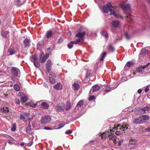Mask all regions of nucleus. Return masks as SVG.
Here are the masks:
<instances>
[{
  "label": "nucleus",
  "instance_id": "f257e3e1",
  "mask_svg": "<svg viewBox=\"0 0 150 150\" xmlns=\"http://www.w3.org/2000/svg\"><path fill=\"white\" fill-rule=\"evenodd\" d=\"M103 11L106 13L108 11L110 12V15L113 14L116 17L121 18V16L119 15L118 13L116 11V8L111 6L110 3H108L106 6H104L103 7Z\"/></svg>",
  "mask_w": 150,
  "mask_h": 150
},
{
  "label": "nucleus",
  "instance_id": "f03ea898",
  "mask_svg": "<svg viewBox=\"0 0 150 150\" xmlns=\"http://www.w3.org/2000/svg\"><path fill=\"white\" fill-rule=\"evenodd\" d=\"M149 119V116L146 115L140 116L134 119L133 121V124H142L145 122L146 121L148 120Z\"/></svg>",
  "mask_w": 150,
  "mask_h": 150
},
{
  "label": "nucleus",
  "instance_id": "7ed1b4c3",
  "mask_svg": "<svg viewBox=\"0 0 150 150\" xmlns=\"http://www.w3.org/2000/svg\"><path fill=\"white\" fill-rule=\"evenodd\" d=\"M65 107V104L62 103H61L55 106V109L56 111L57 112H61L64 110Z\"/></svg>",
  "mask_w": 150,
  "mask_h": 150
},
{
  "label": "nucleus",
  "instance_id": "20e7f679",
  "mask_svg": "<svg viewBox=\"0 0 150 150\" xmlns=\"http://www.w3.org/2000/svg\"><path fill=\"white\" fill-rule=\"evenodd\" d=\"M52 66V63L51 60L50 59H48L47 62L46 64V70L47 72L50 73V76H52L56 77V75L54 74H53L52 75L51 73H50V71L51 70Z\"/></svg>",
  "mask_w": 150,
  "mask_h": 150
},
{
  "label": "nucleus",
  "instance_id": "39448f33",
  "mask_svg": "<svg viewBox=\"0 0 150 150\" xmlns=\"http://www.w3.org/2000/svg\"><path fill=\"white\" fill-rule=\"evenodd\" d=\"M81 29L79 28L78 30V33H77L76 36L77 37L80 38V41H82V42H83L84 41V36L86 34V33L84 32H83L81 33Z\"/></svg>",
  "mask_w": 150,
  "mask_h": 150
},
{
  "label": "nucleus",
  "instance_id": "423d86ee",
  "mask_svg": "<svg viewBox=\"0 0 150 150\" xmlns=\"http://www.w3.org/2000/svg\"><path fill=\"white\" fill-rule=\"evenodd\" d=\"M49 56V53H46L45 55H44V53L42 52L40 56V60L41 63H44Z\"/></svg>",
  "mask_w": 150,
  "mask_h": 150
},
{
  "label": "nucleus",
  "instance_id": "0eeeda50",
  "mask_svg": "<svg viewBox=\"0 0 150 150\" xmlns=\"http://www.w3.org/2000/svg\"><path fill=\"white\" fill-rule=\"evenodd\" d=\"M11 71L12 74L15 76H18V74L20 73V70L15 67H12Z\"/></svg>",
  "mask_w": 150,
  "mask_h": 150
},
{
  "label": "nucleus",
  "instance_id": "6e6552de",
  "mask_svg": "<svg viewBox=\"0 0 150 150\" xmlns=\"http://www.w3.org/2000/svg\"><path fill=\"white\" fill-rule=\"evenodd\" d=\"M111 133H110L108 135V138L110 140L113 141V143L115 144L116 143V140L117 138L116 137L114 134L113 133H112V130H110Z\"/></svg>",
  "mask_w": 150,
  "mask_h": 150
},
{
  "label": "nucleus",
  "instance_id": "1a4fd4ad",
  "mask_svg": "<svg viewBox=\"0 0 150 150\" xmlns=\"http://www.w3.org/2000/svg\"><path fill=\"white\" fill-rule=\"evenodd\" d=\"M51 120V117L49 116L43 117L41 119V123L45 124L49 122Z\"/></svg>",
  "mask_w": 150,
  "mask_h": 150
},
{
  "label": "nucleus",
  "instance_id": "9d476101",
  "mask_svg": "<svg viewBox=\"0 0 150 150\" xmlns=\"http://www.w3.org/2000/svg\"><path fill=\"white\" fill-rule=\"evenodd\" d=\"M100 88V86L97 84H96L93 86L91 88L90 91V93L91 94H93V92H96L99 90Z\"/></svg>",
  "mask_w": 150,
  "mask_h": 150
},
{
  "label": "nucleus",
  "instance_id": "9b49d317",
  "mask_svg": "<svg viewBox=\"0 0 150 150\" xmlns=\"http://www.w3.org/2000/svg\"><path fill=\"white\" fill-rule=\"evenodd\" d=\"M120 6L122 9L125 11H129L131 10L130 5L128 4L125 5L120 4Z\"/></svg>",
  "mask_w": 150,
  "mask_h": 150
},
{
  "label": "nucleus",
  "instance_id": "f8f14e48",
  "mask_svg": "<svg viewBox=\"0 0 150 150\" xmlns=\"http://www.w3.org/2000/svg\"><path fill=\"white\" fill-rule=\"evenodd\" d=\"M128 125H127L125 124H123L121 125V126L118 125L117 126V129H120L122 132L125 131L128 129L127 127Z\"/></svg>",
  "mask_w": 150,
  "mask_h": 150
},
{
  "label": "nucleus",
  "instance_id": "ddd939ff",
  "mask_svg": "<svg viewBox=\"0 0 150 150\" xmlns=\"http://www.w3.org/2000/svg\"><path fill=\"white\" fill-rule=\"evenodd\" d=\"M0 112L5 114V116L8 117L7 113L9 112V110L7 107H3V108H0Z\"/></svg>",
  "mask_w": 150,
  "mask_h": 150
},
{
  "label": "nucleus",
  "instance_id": "4468645a",
  "mask_svg": "<svg viewBox=\"0 0 150 150\" xmlns=\"http://www.w3.org/2000/svg\"><path fill=\"white\" fill-rule=\"evenodd\" d=\"M53 33L50 30H49L47 31L45 34V36L48 39L52 37L53 35Z\"/></svg>",
  "mask_w": 150,
  "mask_h": 150
},
{
  "label": "nucleus",
  "instance_id": "2eb2a0df",
  "mask_svg": "<svg viewBox=\"0 0 150 150\" xmlns=\"http://www.w3.org/2000/svg\"><path fill=\"white\" fill-rule=\"evenodd\" d=\"M30 40L29 39L26 38L23 41L24 45L25 47L30 46Z\"/></svg>",
  "mask_w": 150,
  "mask_h": 150
},
{
  "label": "nucleus",
  "instance_id": "dca6fc26",
  "mask_svg": "<svg viewBox=\"0 0 150 150\" xmlns=\"http://www.w3.org/2000/svg\"><path fill=\"white\" fill-rule=\"evenodd\" d=\"M54 87L57 90H60L62 88V85L60 83H58L55 85Z\"/></svg>",
  "mask_w": 150,
  "mask_h": 150
},
{
  "label": "nucleus",
  "instance_id": "f3484780",
  "mask_svg": "<svg viewBox=\"0 0 150 150\" xmlns=\"http://www.w3.org/2000/svg\"><path fill=\"white\" fill-rule=\"evenodd\" d=\"M26 0H15V3L19 6L23 5L26 2Z\"/></svg>",
  "mask_w": 150,
  "mask_h": 150
},
{
  "label": "nucleus",
  "instance_id": "a211bd4d",
  "mask_svg": "<svg viewBox=\"0 0 150 150\" xmlns=\"http://www.w3.org/2000/svg\"><path fill=\"white\" fill-rule=\"evenodd\" d=\"M9 32L8 31H6L2 29L1 31V35L3 37L6 38L7 35L9 33Z\"/></svg>",
  "mask_w": 150,
  "mask_h": 150
},
{
  "label": "nucleus",
  "instance_id": "6ab92c4d",
  "mask_svg": "<svg viewBox=\"0 0 150 150\" xmlns=\"http://www.w3.org/2000/svg\"><path fill=\"white\" fill-rule=\"evenodd\" d=\"M101 34L105 37L106 40H107L108 39V35L107 32L105 30H103Z\"/></svg>",
  "mask_w": 150,
  "mask_h": 150
},
{
  "label": "nucleus",
  "instance_id": "aec40b11",
  "mask_svg": "<svg viewBox=\"0 0 150 150\" xmlns=\"http://www.w3.org/2000/svg\"><path fill=\"white\" fill-rule=\"evenodd\" d=\"M137 142V141L135 139L131 138L129 141V144L131 145H135Z\"/></svg>",
  "mask_w": 150,
  "mask_h": 150
},
{
  "label": "nucleus",
  "instance_id": "412c9836",
  "mask_svg": "<svg viewBox=\"0 0 150 150\" xmlns=\"http://www.w3.org/2000/svg\"><path fill=\"white\" fill-rule=\"evenodd\" d=\"M111 24L114 27L116 28L118 26L119 22L117 21H113L111 23Z\"/></svg>",
  "mask_w": 150,
  "mask_h": 150
},
{
  "label": "nucleus",
  "instance_id": "4be33fe9",
  "mask_svg": "<svg viewBox=\"0 0 150 150\" xmlns=\"http://www.w3.org/2000/svg\"><path fill=\"white\" fill-rule=\"evenodd\" d=\"M79 88V84L76 83L74 82L73 84L72 88L74 90H77Z\"/></svg>",
  "mask_w": 150,
  "mask_h": 150
},
{
  "label": "nucleus",
  "instance_id": "5701e85b",
  "mask_svg": "<svg viewBox=\"0 0 150 150\" xmlns=\"http://www.w3.org/2000/svg\"><path fill=\"white\" fill-rule=\"evenodd\" d=\"M41 105L42 108L45 109H47L49 107L48 104L46 103L45 102L42 103Z\"/></svg>",
  "mask_w": 150,
  "mask_h": 150
},
{
  "label": "nucleus",
  "instance_id": "b1692460",
  "mask_svg": "<svg viewBox=\"0 0 150 150\" xmlns=\"http://www.w3.org/2000/svg\"><path fill=\"white\" fill-rule=\"evenodd\" d=\"M30 61L32 62H34L37 60L38 58L35 55H33L31 56L30 57Z\"/></svg>",
  "mask_w": 150,
  "mask_h": 150
},
{
  "label": "nucleus",
  "instance_id": "393cba45",
  "mask_svg": "<svg viewBox=\"0 0 150 150\" xmlns=\"http://www.w3.org/2000/svg\"><path fill=\"white\" fill-rule=\"evenodd\" d=\"M20 99L22 102L23 103H25L28 100V98L27 96H22L21 97Z\"/></svg>",
  "mask_w": 150,
  "mask_h": 150
},
{
  "label": "nucleus",
  "instance_id": "a878e982",
  "mask_svg": "<svg viewBox=\"0 0 150 150\" xmlns=\"http://www.w3.org/2000/svg\"><path fill=\"white\" fill-rule=\"evenodd\" d=\"M71 108V103L68 102L67 103L65 109V110L66 111H67L70 110Z\"/></svg>",
  "mask_w": 150,
  "mask_h": 150
},
{
  "label": "nucleus",
  "instance_id": "bb28decb",
  "mask_svg": "<svg viewBox=\"0 0 150 150\" xmlns=\"http://www.w3.org/2000/svg\"><path fill=\"white\" fill-rule=\"evenodd\" d=\"M83 100H81L79 101L76 105V107L78 108H81L83 106Z\"/></svg>",
  "mask_w": 150,
  "mask_h": 150
},
{
  "label": "nucleus",
  "instance_id": "cd10ccee",
  "mask_svg": "<svg viewBox=\"0 0 150 150\" xmlns=\"http://www.w3.org/2000/svg\"><path fill=\"white\" fill-rule=\"evenodd\" d=\"M26 133L28 134L30 133L31 131V127L29 124H28L26 128Z\"/></svg>",
  "mask_w": 150,
  "mask_h": 150
},
{
  "label": "nucleus",
  "instance_id": "c85d7f7f",
  "mask_svg": "<svg viewBox=\"0 0 150 150\" xmlns=\"http://www.w3.org/2000/svg\"><path fill=\"white\" fill-rule=\"evenodd\" d=\"M106 52H104L103 53V54H101V57L99 59L100 61H103V60L104 58L106 55Z\"/></svg>",
  "mask_w": 150,
  "mask_h": 150
},
{
  "label": "nucleus",
  "instance_id": "c756f323",
  "mask_svg": "<svg viewBox=\"0 0 150 150\" xmlns=\"http://www.w3.org/2000/svg\"><path fill=\"white\" fill-rule=\"evenodd\" d=\"M81 42L80 39H77L75 41H71L70 42V43L72 44H75L76 45L79 42Z\"/></svg>",
  "mask_w": 150,
  "mask_h": 150
},
{
  "label": "nucleus",
  "instance_id": "7c9ffc66",
  "mask_svg": "<svg viewBox=\"0 0 150 150\" xmlns=\"http://www.w3.org/2000/svg\"><path fill=\"white\" fill-rule=\"evenodd\" d=\"M33 64L34 66L37 68H39L40 67V62L38 61L37 60L34 62Z\"/></svg>",
  "mask_w": 150,
  "mask_h": 150
},
{
  "label": "nucleus",
  "instance_id": "2f4dec72",
  "mask_svg": "<svg viewBox=\"0 0 150 150\" xmlns=\"http://www.w3.org/2000/svg\"><path fill=\"white\" fill-rule=\"evenodd\" d=\"M49 78L50 82L52 84H54L55 82V79L52 77H50Z\"/></svg>",
  "mask_w": 150,
  "mask_h": 150
},
{
  "label": "nucleus",
  "instance_id": "473e14b6",
  "mask_svg": "<svg viewBox=\"0 0 150 150\" xmlns=\"http://www.w3.org/2000/svg\"><path fill=\"white\" fill-rule=\"evenodd\" d=\"M8 52L9 53L10 55H13L15 53V51L12 48H10L8 50Z\"/></svg>",
  "mask_w": 150,
  "mask_h": 150
},
{
  "label": "nucleus",
  "instance_id": "72a5a7b5",
  "mask_svg": "<svg viewBox=\"0 0 150 150\" xmlns=\"http://www.w3.org/2000/svg\"><path fill=\"white\" fill-rule=\"evenodd\" d=\"M145 56V54L144 52H141L139 54V58L142 59Z\"/></svg>",
  "mask_w": 150,
  "mask_h": 150
},
{
  "label": "nucleus",
  "instance_id": "f704fd0d",
  "mask_svg": "<svg viewBox=\"0 0 150 150\" xmlns=\"http://www.w3.org/2000/svg\"><path fill=\"white\" fill-rule=\"evenodd\" d=\"M14 89L17 91H19L20 89V88L19 86L16 84H15L14 85Z\"/></svg>",
  "mask_w": 150,
  "mask_h": 150
},
{
  "label": "nucleus",
  "instance_id": "c9c22d12",
  "mask_svg": "<svg viewBox=\"0 0 150 150\" xmlns=\"http://www.w3.org/2000/svg\"><path fill=\"white\" fill-rule=\"evenodd\" d=\"M133 64V63L132 62H129L126 64V65L128 67H132Z\"/></svg>",
  "mask_w": 150,
  "mask_h": 150
},
{
  "label": "nucleus",
  "instance_id": "e433bc0d",
  "mask_svg": "<svg viewBox=\"0 0 150 150\" xmlns=\"http://www.w3.org/2000/svg\"><path fill=\"white\" fill-rule=\"evenodd\" d=\"M108 47H109L110 50L112 52H113L114 51V50H115L114 48L111 45H109L108 46Z\"/></svg>",
  "mask_w": 150,
  "mask_h": 150
},
{
  "label": "nucleus",
  "instance_id": "4c0bfd02",
  "mask_svg": "<svg viewBox=\"0 0 150 150\" xmlns=\"http://www.w3.org/2000/svg\"><path fill=\"white\" fill-rule=\"evenodd\" d=\"M125 36L126 38L127 39V40H129V39H130L132 37L130 36H129L128 34V33L127 32H125Z\"/></svg>",
  "mask_w": 150,
  "mask_h": 150
},
{
  "label": "nucleus",
  "instance_id": "58836bf2",
  "mask_svg": "<svg viewBox=\"0 0 150 150\" xmlns=\"http://www.w3.org/2000/svg\"><path fill=\"white\" fill-rule=\"evenodd\" d=\"M16 125L15 124H13L12 125V127L11 129L12 131L14 132L16 131Z\"/></svg>",
  "mask_w": 150,
  "mask_h": 150
},
{
  "label": "nucleus",
  "instance_id": "ea45409f",
  "mask_svg": "<svg viewBox=\"0 0 150 150\" xmlns=\"http://www.w3.org/2000/svg\"><path fill=\"white\" fill-rule=\"evenodd\" d=\"M142 68L141 67H139L136 68V71L139 73H140L142 72Z\"/></svg>",
  "mask_w": 150,
  "mask_h": 150
},
{
  "label": "nucleus",
  "instance_id": "a19ab883",
  "mask_svg": "<svg viewBox=\"0 0 150 150\" xmlns=\"http://www.w3.org/2000/svg\"><path fill=\"white\" fill-rule=\"evenodd\" d=\"M150 64V63H148L146 65L142 66H141L142 69H144L147 68Z\"/></svg>",
  "mask_w": 150,
  "mask_h": 150
},
{
  "label": "nucleus",
  "instance_id": "79ce46f5",
  "mask_svg": "<svg viewBox=\"0 0 150 150\" xmlns=\"http://www.w3.org/2000/svg\"><path fill=\"white\" fill-rule=\"evenodd\" d=\"M107 137V135L105 133L102 134L101 135V137L103 139H105Z\"/></svg>",
  "mask_w": 150,
  "mask_h": 150
},
{
  "label": "nucleus",
  "instance_id": "37998d69",
  "mask_svg": "<svg viewBox=\"0 0 150 150\" xmlns=\"http://www.w3.org/2000/svg\"><path fill=\"white\" fill-rule=\"evenodd\" d=\"M25 119V116H24L22 114H20V119L21 120H24Z\"/></svg>",
  "mask_w": 150,
  "mask_h": 150
},
{
  "label": "nucleus",
  "instance_id": "c03bdc74",
  "mask_svg": "<svg viewBox=\"0 0 150 150\" xmlns=\"http://www.w3.org/2000/svg\"><path fill=\"white\" fill-rule=\"evenodd\" d=\"M15 103L18 105H19L20 104V101L19 99L18 98H16L15 99Z\"/></svg>",
  "mask_w": 150,
  "mask_h": 150
},
{
  "label": "nucleus",
  "instance_id": "a18cd8bd",
  "mask_svg": "<svg viewBox=\"0 0 150 150\" xmlns=\"http://www.w3.org/2000/svg\"><path fill=\"white\" fill-rule=\"evenodd\" d=\"M33 141L32 140H31V141H30L29 142H28L27 144V146H30L32 145V144H33Z\"/></svg>",
  "mask_w": 150,
  "mask_h": 150
},
{
  "label": "nucleus",
  "instance_id": "49530a36",
  "mask_svg": "<svg viewBox=\"0 0 150 150\" xmlns=\"http://www.w3.org/2000/svg\"><path fill=\"white\" fill-rule=\"evenodd\" d=\"M65 125V124H64L59 123V124H58L59 126V127L57 128V129H60L62 128V127L64 126Z\"/></svg>",
  "mask_w": 150,
  "mask_h": 150
},
{
  "label": "nucleus",
  "instance_id": "de8ad7c7",
  "mask_svg": "<svg viewBox=\"0 0 150 150\" xmlns=\"http://www.w3.org/2000/svg\"><path fill=\"white\" fill-rule=\"evenodd\" d=\"M63 41V39L62 38H60L58 40L57 42L59 44H60Z\"/></svg>",
  "mask_w": 150,
  "mask_h": 150
},
{
  "label": "nucleus",
  "instance_id": "09e8293b",
  "mask_svg": "<svg viewBox=\"0 0 150 150\" xmlns=\"http://www.w3.org/2000/svg\"><path fill=\"white\" fill-rule=\"evenodd\" d=\"M123 142V139H121L118 142V146H121Z\"/></svg>",
  "mask_w": 150,
  "mask_h": 150
},
{
  "label": "nucleus",
  "instance_id": "8fccbe9b",
  "mask_svg": "<svg viewBox=\"0 0 150 150\" xmlns=\"http://www.w3.org/2000/svg\"><path fill=\"white\" fill-rule=\"evenodd\" d=\"M95 98V97L94 96H92L89 98L88 99L89 100H94Z\"/></svg>",
  "mask_w": 150,
  "mask_h": 150
},
{
  "label": "nucleus",
  "instance_id": "3c124183",
  "mask_svg": "<svg viewBox=\"0 0 150 150\" xmlns=\"http://www.w3.org/2000/svg\"><path fill=\"white\" fill-rule=\"evenodd\" d=\"M71 133L72 131L71 130H68L66 131L65 132V133L67 134H70Z\"/></svg>",
  "mask_w": 150,
  "mask_h": 150
},
{
  "label": "nucleus",
  "instance_id": "603ef678",
  "mask_svg": "<svg viewBox=\"0 0 150 150\" xmlns=\"http://www.w3.org/2000/svg\"><path fill=\"white\" fill-rule=\"evenodd\" d=\"M37 105V104H34L33 103H30V106L33 107V108H35L36 106V105Z\"/></svg>",
  "mask_w": 150,
  "mask_h": 150
},
{
  "label": "nucleus",
  "instance_id": "864d4df0",
  "mask_svg": "<svg viewBox=\"0 0 150 150\" xmlns=\"http://www.w3.org/2000/svg\"><path fill=\"white\" fill-rule=\"evenodd\" d=\"M121 131H116L115 132V134L117 135H119L121 134L122 133V132H121Z\"/></svg>",
  "mask_w": 150,
  "mask_h": 150
},
{
  "label": "nucleus",
  "instance_id": "5fc2aeb1",
  "mask_svg": "<svg viewBox=\"0 0 150 150\" xmlns=\"http://www.w3.org/2000/svg\"><path fill=\"white\" fill-rule=\"evenodd\" d=\"M90 76V72L88 71H87L86 74V77L87 78L89 77Z\"/></svg>",
  "mask_w": 150,
  "mask_h": 150
},
{
  "label": "nucleus",
  "instance_id": "6e6d98bb",
  "mask_svg": "<svg viewBox=\"0 0 150 150\" xmlns=\"http://www.w3.org/2000/svg\"><path fill=\"white\" fill-rule=\"evenodd\" d=\"M67 46H68V47L69 49H71L73 45L72 44H68Z\"/></svg>",
  "mask_w": 150,
  "mask_h": 150
},
{
  "label": "nucleus",
  "instance_id": "4d7b16f0",
  "mask_svg": "<svg viewBox=\"0 0 150 150\" xmlns=\"http://www.w3.org/2000/svg\"><path fill=\"white\" fill-rule=\"evenodd\" d=\"M149 88L148 87H146L145 88V89H144V91L145 92H147L148 91H149Z\"/></svg>",
  "mask_w": 150,
  "mask_h": 150
},
{
  "label": "nucleus",
  "instance_id": "13d9d810",
  "mask_svg": "<svg viewBox=\"0 0 150 150\" xmlns=\"http://www.w3.org/2000/svg\"><path fill=\"white\" fill-rule=\"evenodd\" d=\"M40 44L39 43H38L37 44V49L38 50H40Z\"/></svg>",
  "mask_w": 150,
  "mask_h": 150
},
{
  "label": "nucleus",
  "instance_id": "bf43d9fd",
  "mask_svg": "<svg viewBox=\"0 0 150 150\" xmlns=\"http://www.w3.org/2000/svg\"><path fill=\"white\" fill-rule=\"evenodd\" d=\"M145 131L146 132H150V127H148V128H146L145 129Z\"/></svg>",
  "mask_w": 150,
  "mask_h": 150
},
{
  "label": "nucleus",
  "instance_id": "052dcab7",
  "mask_svg": "<svg viewBox=\"0 0 150 150\" xmlns=\"http://www.w3.org/2000/svg\"><path fill=\"white\" fill-rule=\"evenodd\" d=\"M44 129L46 130H51V129L48 127H45Z\"/></svg>",
  "mask_w": 150,
  "mask_h": 150
},
{
  "label": "nucleus",
  "instance_id": "680f3d73",
  "mask_svg": "<svg viewBox=\"0 0 150 150\" xmlns=\"http://www.w3.org/2000/svg\"><path fill=\"white\" fill-rule=\"evenodd\" d=\"M33 119V117H29V118H28V120L29 122H30L31 120H32Z\"/></svg>",
  "mask_w": 150,
  "mask_h": 150
},
{
  "label": "nucleus",
  "instance_id": "e2e57ef3",
  "mask_svg": "<svg viewBox=\"0 0 150 150\" xmlns=\"http://www.w3.org/2000/svg\"><path fill=\"white\" fill-rule=\"evenodd\" d=\"M142 92V90L141 89H139L137 91V92L139 94H140Z\"/></svg>",
  "mask_w": 150,
  "mask_h": 150
},
{
  "label": "nucleus",
  "instance_id": "0e129e2a",
  "mask_svg": "<svg viewBox=\"0 0 150 150\" xmlns=\"http://www.w3.org/2000/svg\"><path fill=\"white\" fill-rule=\"evenodd\" d=\"M24 144L23 142H22L20 143V145L21 146H23L24 145Z\"/></svg>",
  "mask_w": 150,
  "mask_h": 150
},
{
  "label": "nucleus",
  "instance_id": "69168bd1",
  "mask_svg": "<svg viewBox=\"0 0 150 150\" xmlns=\"http://www.w3.org/2000/svg\"><path fill=\"white\" fill-rule=\"evenodd\" d=\"M104 91H107V92H108V91H110V89H105V90Z\"/></svg>",
  "mask_w": 150,
  "mask_h": 150
},
{
  "label": "nucleus",
  "instance_id": "338daca9",
  "mask_svg": "<svg viewBox=\"0 0 150 150\" xmlns=\"http://www.w3.org/2000/svg\"><path fill=\"white\" fill-rule=\"evenodd\" d=\"M50 49H51L50 47L48 48L47 50V52H50Z\"/></svg>",
  "mask_w": 150,
  "mask_h": 150
},
{
  "label": "nucleus",
  "instance_id": "774afa93",
  "mask_svg": "<svg viewBox=\"0 0 150 150\" xmlns=\"http://www.w3.org/2000/svg\"><path fill=\"white\" fill-rule=\"evenodd\" d=\"M129 16H130V14H127L126 16L127 17H129Z\"/></svg>",
  "mask_w": 150,
  "mask_h": 150
}]
</instances>
